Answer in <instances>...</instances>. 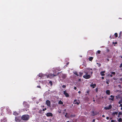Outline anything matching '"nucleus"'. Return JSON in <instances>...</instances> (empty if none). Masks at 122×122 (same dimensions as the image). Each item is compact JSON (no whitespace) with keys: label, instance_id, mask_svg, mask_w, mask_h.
Instances as JSON below:
<instances>
[{"label":"nucleus","instance_id":"nucleus-1","mask_svg":"<svg viewBox=\"0 0 122 122\" xmlns=\"http://www.w3.org/2000/svg\"><path fill=\"white\" fill-rule=\"evenodd\" d=\"M30 118V117L28 115H22L21 117V119L25 121L28 120Z\"/></svg>","mask_w":122,"mask_h":122},{"label":"nucleus","instance_id":"nucleus-2","mask_svg":"<svg viewBox=\"0 0 122 122\" xmlns=\"http://www.w3.org/2000/svg\"><path fill=\"white\" fill-rule=\"evenodd\" d=\"M84 72L85 73V74L83 76L84 78L86 79L90 78L91 77V76L89 74H88V72L87 71H85Z\"/></svg>","mask_w":122,"mask_h":122},{"label":"nucleus","instance_id":"nucleus-3","mask_svg":"<svg viewBox=\"0 0 122 122\" xmlns=\"http://www.w3.org/2000/svg\"><path fill=\"white\" fill-rule=\"evenodd\" d=\"M53 72L54 73V74H50V76H51L52 77H53L54 76H57L59 74V72H58L57 73H56V71L55 70H53Z\"/></svg>","mask_w":122,"mask_h":122},{"label":"nucleus","instance_id":"nucleus-4","mask_svg":"<svg viewBox=\"0 0 122 122\" xmlns=\"http://www.w3.org/2000/svg\"><path fill=\"white\" fill-rule=\"evenodd\" d=\"M23 105L26 108L29 107V105L26 102H24L23 103Z\"/></svg>","mask_w":122,"mask_h":122},{"label":"nucleus","instance_id":"nucleus-5","mask_svg":"<svg viewBox=\"0 0 122 122\" xmlns=\"http://www.w3.org/2000/svg\"><path fill=\"white\" fill-rule=\"evenodd\" d=\"M112 108V106L111 105H110L108 106V107H105L104 108L106 110H109L111 109Z\"/></svg>","mask_w":122,"mask_h":122},{"label":"nucleus","instance_id":"nucleus-6","mask_svg":"<svg viewBox=\"0 0 122 122\" xmlns=\"http://www.w3.org/2000/svg\"><path fill=\"white\" fill-rule=\"evenodd\" d=\"M46 104L48 106L50 107L51 105L50 102L49 100H47L46 102Z\"/></svg>","mask_w":122,"mask_h":122},{"label":"nucleus","instance_id":"nucleus-7","mask_svg":"<svg viewBox=\"0 0 122 122\" xmlns=\"http://www.w3.org/2000/svg\"><path fill=\"white\" fill-rule=\"evenodd\" d=\"M46 115V116L48 117L50 116L52 117L53 116L52 113L51 112H48L47 113Z\"/></svg>","mask_w":122,"mask_h":122},{"label":"nucleus","instance_id":"nucleus-8","mask_svg":"<svg viewBox=\"0 0 122 122\" xmlns=\"http://www.w3.org/2000/svg\"><path fill=\"white\" fill-rule=\"evenodd\" d=\"M64 94L66 97H68L69 96V94L66 92V91H64Z\"/></svg>","mask_w":122,"mask_h":122},{"label":"nucleus","instance_id":"nucleus-9","mask_svg":"<svg viewBox=\"0 0 122 122\" xmlns=\"http://www.w3.org/2000/svg\"><path fill=\"white\" fill-rule=\"evenodd\" d=\"M61 76L63 79H65L66 76V75L65 74H62L61 75Z\"/></svg>","mask_w":122,"mask_h":122},{"label":"nucleus","instance_id":"nucleus-10","mask_svg":"<svg viewBox=\"0 0 122 122\" xmlns=\"http://www.w3.org/2000/svg\"><path fill=\"white\" fill-rule=\"evenodd\" d=\"M73 103L75 104H77V105H79V102H77L76 100H74Z\"/></svg>","mask_w":122,"mask_h":122},{"label":"nucleus","instance_id":"nucleus-11","mask_svg":"<svg viewBox=\"0 0 122 122\" xmlns=\"http://www.w3.org/2000/svg\"><path fill=\"white\" fill-rule=\"evenodd\" d=\"M110 97L112 98H109V100H111L112 101H113L114 100V96H113L112 95H111L110 96Z\"/></svg>","mask_w":122,"mask_h":122},{"label":"nucleus","instance_id":"nucleus-12","mask_svg":"<svg viewBox=\"0 0 122 122\" xmlns=\"http://www.w3.org/2000/svg\"><path fill=\"white\" fill-rule=\"evenodd\" d=\"M105 72V71H102L100 72V74L102 76H103L105 75L104 73Z\"/></svg>","mask_w":122,"mask_h":122},{"label":"nucleus","instance_id":"nucleus-13","mask_svg":"<svg viewBox=\"0 0 122 122\" xmlns=\"http://www.w3.org/2000/svg\"><path fill=\"white\" fill-rule=\"evenodd\" d=\"M96 84H91L90 86L92 87L93 88H94L96 86Z\"/></svg>","mask_w":122,"mask_h":122},{"label":"nucleus","instance_id":"nucleus-14","mask_svg":"<svg viewBox=\"0 0 122 122\" xmlns=\"http://www.w3.org/2000/svg\"><path fill=\"white\" fill-rule=\"evenodd\" d=\"M106 93L107 94L109 95L110 94V91L109 90H107L106 91Z\"/></svg>","mask_w":122,"mask_h":122},{"label":"nucleus","instance_id":"nucleus-15","mask_svg":"<svg viewBox=\"0 0 122 122\" xmlns=\"http://www.w3.org/2000/svg\"><path fill=\"white\" fill-rule=\"evenodd\" d=\"M13 114L15 116H17L18 114L17 112L15 111L13 112Z\"/></svg>","mask_w":122,"mask_h":122},{"label":"nucleus","instance_id":"nucleus-16","mask_svg":"<svg viewBox=\"0 0 122 122\" xmlns=\"http://www.w3.org/2000/svg\"><path fill=\"white\" fill-rule=\"evenodd\" d=\"M73 73L74 74L76 75L77 76H79V74H78L76 71H74L73 72Z\"/></svg>","mask_w":122,"mask_h":122},{"label":"nucleus","instance_id":"nucleus-17","mask_svg":"<svg viewBox=\"0 0 122 122\" xmlns=\"http://www.w3.org/2000/svg\"><path fill=\"white\" fill-rule=\"evenodd\" d=\"M118 114V112H113L112 113L113 115L114 116L115 115H117Z\"/></svg>","mask_w":122,"mask_h":122},{"label":"nucleus","instance_id":"nucleus-18","mask_svg":"<svg viewBox=\"0 0 122 122\" xmlns=\"http://www.w3.org/2000/svg\"><path fill=\"white\" fill-rule=\"evenodd\" d=\"M83 74V73L82 72H79V77H81L82 76Z\"/></svg>","mask_w":122,"mask_h":122},{"label":"nucleus","instance_id":"nucleus-19","mask_svg":"<svg viewBox=\"0 0 122 122\" xmlns=\"http://www.w3.org/2000/svg\"><path fill=\"white\" fill-rule=\"evenodd\" d=\"M58 103L60 104H62L63 103L60 100L58 102Z\"/></svg>","mask_w":122,"mask_h":122},{"label":"nucleus","instance_id":"nucleus-20","mask_svg":"<svg viewBox=\"0 0 122 122\" xmlns=\"http://www.w3.org/2000/svg\"><path fill=\"white\" fill-rule=\"evenodd\" d=\"M93 59V57H90L89 58V61H91L92 60V59Z\"/></svg>","mask_w":122,"mask_h":122},{"label":"nucleus","instance_id":"nucleus-21","mask_svg":"<svg viewBox=\"0 0 122 122\" xmlns=\"http://www.w3.org/2000/svg\"><path fill=\"white\" fill-rule=\"evenodd\" d=\"M75 117V115L71 114L70 115V117L71 118H72L73 117Z\"/></svg>","mask_w":122,"mask_h":122},{"label":"nucleus","instance_id":"nucleus-22","mask_svg":"<svg viewBox=\"0 0 122 122\" xmlns=\"http://www.w3.org/2000/svg\"><path fill=\"white\" fill-rule=\"evenodd\" d=\"M97 64L98 66L99 67H100L101 66V65L100 63H97Z\"/></svg>","mask_w":122,"mask_h":122},{"label":"nucleus","instance_id":"nucleus-23","mask_svg":"<svg viewBox=\"0 0 122 122\" xmlns=\"http://www.w3.org/2000/svg\"><path fill=\"white\" fill-rule=\"evenodd\" d=\"M39 76L40 77H42L43 76V74L42 73H40L39 74Z\"/></svg>","mask_w":122,"mask_h":122},{"label":"nucleus","instance_id":"nucleus-24","mask_svg":"<svg viewBox=\"0 0 122 122\" xmlns=\"http://www.w3.org/2000/svg\"><path fill=\"white\" fill-rule=\"evenodd\" d=\"M118 121L119 122H121L122 121V119L121 118H120L119 119Z\"/></svg>","mask_w":122,"mask_h":122},{"label":"nucleus","instance_id":"nucleus-25","mask_svg":"<svg viewBox=\"0 0 122 122\" xmlns=\"http://www.w3.org/2000/svg\"><path fill=\"white\" fill-rule=\"evenodd\" d=\"M114 35L115 36L116 38L118 37V34L117 33H115L114 34Z\"/></svg>","mask_w":122,"mask_h":122},{"label":"nucleus","instance_id":"nucleus-26","mask_svg":"<svg viewBox=\"0 0 122 122\" xmlns=\"http://www.w3.org/2000/svg\"><path fill=\"white\" fill-rule=\"evenodd\" d=\"M49 83L50 84L51 86H52V83L51 81H50L49 82Z\"/></svg>","mask_w":122,"mask_h":122},{"label":"nucleus","instance_id":"nucleus-27","mask_svg":"<svg viewBox=\"0 0 122 122\" xmlns=\"http://www.w3.org/2000/svg\"><path fill=\"white\" fill-rule=\"evenodd\" d=\"M101 52V51H100V50H98V51H97V52H96V54H97V53L98 54H100Z\"/></svg>","mask_w":122,"mask_h":122},{"label":"nucleus","instance_id":"nucleus-28","mask_svg":"<svg viewBox=\"0 0 122 122\" xmlns=\"http://www.w3.org/2000/svg\"><path fill=\"white\" fill-rule=\"evenodd\" d=\"M91 112L93 113L92 115V116H94L95 115V114L94 113V111H93Z\"/></svg>","mask_w":122,"mask_h":122},{"label":"nucleus","instance_id":"nucleus-29","mask_svg":"<svg viewBox=\"0 0 122 122\" xmlns=\"http://www.w3.org/2000/svg\"><path fill=\"white\" fill-rule=\"evenodd\" d=\"M42 110H40L39 111V113H42Z\"/></svg>","mask_w":122,"mask_h":122},{"label":"nucleus","instance_id":"nucleus-30","mask_svg":"<svg viewBox=\"0 0 122 122\" xmlns=\"http://www.w3.org/2000/svg\"><path fill=\"white\" fill-rule=\"evenodd\" d=\"M111 73L112 74H113L114 75H115L116 74V73L115 72H111Z\"/></svg>","mask_w":122,"mask_h":122},{"label":"nucleus","instance_id":"nucleus-31","mask_svg":"<svg viewBox=\"0 0 122 122\" xmlns=\"http://www.w3.org/2000/svg\"><path fill=\"white\" fill-rule=\"evenodd\" d=\"M120 36H121L122 35V32L120 31Z\"/></svg>","mask_w":122,"mask_h":122},{"label":"nucleus","instance_id":"nucleus-32","mask_svg":"<svg viewBox=\"0 0 122 122\" xmlns=\"http://www.w3.org/2000/svg\"><path fill=\"white\" fill-rule=\"evenodd\" d=\"M15 120L16 121H17L18 120V119L17 118L15 117Z\"/></svg>","mask_w":122,"mask_h":122},{"label":"nucleus","instance_id":"nucleus-33","mask_svg":"<svg viewBox=\"0 0 122 122\" xmlns=\"http://www.w3.org/2000/svg\"><path fill=\"white\" fill-rule=\"evenodd\" d=\"M47 109L46 108H45L44 109H43L42 110V111H45V110H46Z\"/></svg>","mask_w":122,"mask_h":122},{"label":"nucleus","instance_id":"nucleus-34","mask_svg":"<svg viewBox=\"0 0 122 122\" xmlns=\"http://www.w3.org/2000/svg\"><path fill=\"white\" fill-rule=\"evenodd\" d=\"M62 87L63 88H65L66 87V86H65L64 85H63L62 86Z\"/></svg>","mask_w":122,"mask_h":122},{"label":"nucleus","instance_id":"nucleus-35","mask_svg":"<svg viewBox=\"0 0 122 122\" xmlns=\"http://www.w3.org/2000/svg\"><path fill=\"white\" fill-rule=\"evenodd\" d=\"M69 64V62H68L67 63L66 65L65 66H67V65H68Z\"/></svg>","mask_w":122,"mask_h":122},{"label":"nucleus","instance_id":"nucleus-36","mask_svg":"<svg viewBox=\"0 0 122 122\" xmlns=\"http://www.w3.org/2000/svg\"><path fill=\"white\" fill-rule=\"evenodd\" d=\"M88 70L90 71V70H92V69L91 68H88Z\"/></svg>","mask_w":122,"mask_h":122},{"label":"nucleus","instance_id":"nucleus-37","mask_svg":"<svg viewBox=\"0 0 122 122\" xmlns=\"http://www.w3.org/2000/svg\"><path fill=\"white\" fill-rule=\"evenodd\" d=\"M122 64H121L119 66V67L120 68H122Z\"/></svg>","mask_w":122,"mask_h":122},{"label":"nucleus","instance_id":"nucleus-38","mask_svg":"<svg viewBox=\"0 0 122 122\" xmlns=\"http://www.w3.org/2000/svg\"><path fill=\"white\" fill-rule=\"evenodd\" d=\"M122 114V113L121 112H119L118 113V114L119 115H121Z\"/></svg>","mask_w":122,"mask_h":122},{"label":"nucleus","instance_id":"nucleus-39","mask_svg":"<svg viewBox=\"0 0 122 122\" xmlns=\"http://www.w3.org/2000/svg\"><path fill=\"white\" fill-rule=\"evenodd\" d=\"M37 87H38V88H41V86H37Z\"/></svg>","mask_w":122,"mask_h":122},{"label":"nucleus","instance_id":"nucleus-40","mask_svg":"<svg viewBox=\"0 0 122 122\" xmlns=\"http://www.w3.org/2000/svg\"><path fill=\"white\" fill-rule=\"evenodd\" d=\"M113 44H117V42H115V43H114V42H113Z\"/></svg>","mask_w":122,"mask_h":122},{"label":"nucleus","instance_id":"nucleus-41","mask_svg":"<svg viewBox=\"0 0 122 122\" xmlns=\"http://www.w3.org/2000/svg\"><path fill=\"white\" fill-rule=\"evenodd\" d=\"M113 79L115 80H116L117 79L115 77H114L113 78Z\"/></svg>","mask_w":122,"mask_h":122},{"label":"nucleus","instance_id":"nucleus-42","mask_svg":"<svg viewBox=\"0 0 122 122\" xmlns=\"http://www.w3.org/2000/svg\"><path fill=\"white\" fill-rule=\"evenodd\" d=\"M74 89L75 90H76L77 89V88L75 86L74 88Z\"/></svg>","mask_w":122,"mask_h":122},{"label":"nucleus","instance_id":"nucleus-43","mask_svg":"<svg viewBox=\"0 0 122 122\" xmlns=\"http://www.w3.org/2000/svg\"><path fill=\"white\" fill-rule=\"evenodd\" d=\"M106 83L107 84H108L109 83V81H107L106 82Z\"/></svg>","mask_w":122,"mask_h":122},{"label":"nucleus","instance_id":"nucleus-44","mask_svg":"<svg viewBox=\"0 0 122 122\" xmlns=\"http://www.w3.org/2000/svg\"><path fill=\"white\" fill-rule=\"evenodd\" d=\"M111 122H114V121L113 120H112L111 121Z\"/></svg>","mask_w":122,"mask_h":122},{"label":"nucleus","instance_id":"nucleus-45","mask_svg":"<svg viewBox=\"0 0 122 122\" xmlns=\"http://www.w3.org/2000/svg\"><path fill=\"white\" fill-rule=\"evenodd\" d=\"M58 112L59 113H61V110L60 111H59Z\"/></svg>","mask_w":122,"mask_h":122},{"label":"nucleus","instance_id":"nucleus-46","mask_svg":"<svg viewBox=\"0 0 122 122\" xmlns=\"http://www.w3.org/2000/svg\"><path fill=\"white\" fill-rule=\"evenodd\" d=\"M95 121V119H93V120L92 121V122H94Z\"/></svg>","mask_w":122,"mask_h":122},{"label":"nucleus","instance_id":"nucleus-47","mask_svg":"<svg viewBox=\"0 0 122 122\" xmlns=\"http://www.w3.org/2000/svg\"><path fill=\"white\" fill-rule=\"evenodd\" d=\"M67 114V113H66V115H65V116L66 117H67V116H66V115Z\"/></svg>","mask_w":122,"mask_h":122},{"label":"nucleus","instance_id":"nucleus-48","mask_svg":"<svg viewBox=\"0 0 122 122\" xmlns=\"http://www.w3.org/2000/svg\"><path fill=\"white\" fill-rule=\"evenodd\" d=\"M109 118L108 117H106V119L107 120H108L109 119Z\"/></svg>","mask_w":122,"mask_h":122},{"label":"nucleus","instance_id":"nucleus-49","mask_svg":"<svg viewBox=\"0 0 122 122\" xmlns=\"http://www.w3.org/2000/svg\"><path fill=\"white\" fill-rule=\"evenodd\" d=\"M102 117H105V116L104 115H103L102 116Z\"/></svg>","mask_w":122,"mask_h":122},{"label":"nucleus","instance_id":"nucleus-50","mask_svg":"<svg viewBox=\"0 0 122 122\" xmlns=\"http://www.w3.org/2000/svg\"><path fill=\"white\" fill-rule=\"evenodd\" d=\"M110 76L111 77H112L113 76L112 74H111L110 75Z\"/></svg>","mask_w":122,"mask_h":122},{"label":"nucleus","instance_id":"nucleus-51","mask_svg":"<svg viewBox=\"0 0 122 122\" xmlns=\"http://www.w3.org/2000/svg\"><path fill=\"white\" fill-rule=\"evenodd\" d=\"M120 106L121 107H122V104H120Z\"/></svg>","mask_w":122,"mask_h":122},{"label":"nucleus","instance_id":"nucleus-52","mask_svg":"<svg viewBox=\"0 0 122 122\" xmlns=\"http://www.w3.org/2000/svg\"><path fill=\"white\" fill-rule=\"evenodd\" d=\"M101 78L102 79H103L104 78V77H102Z\"/></svg>","mask_w":122,"mask_h":122},{"label":"nucleus","instance_id":"nucleus-53","mask_svg":"<svg viewBox=\"0 0 122 122\" xmlns=\"http://www.w3.org/2000/svg\"><path fill=\"white\" fill-rule=\"evenodd\" d=\"M96 92H97V91H98V89H97V88H96Z\"/></svg>","mask_w":122,"mask_h":122},{"label":"nucleus","instance_id":"nucleus-54","mask_svg":"<svg viewBox=\"0 0 122 122\" xmlns=\"http://www.w3.org/2000/svg\"><path fill=\"white\" fill-rule=\"evenodd\" d=\"M120 80L121 81H122V78L120 79Z\"/></svg>","mask_w":122,"mask_h":122},{"label":"nucleus","instance_id":"nucleus-55","mask_svg":"<svg viewBox=\"0 0 122 122\" xmlns=\"http://www.w3.org/2000/svg\"><path fill=\"white\" fill-rule=\"evenodd\" d=\"M89 91H87V93H88V94H89Z\"/></svg>","mask_w":122,"mask_h":122},{"label":"nucleus","instance_id":"nucleus-56","mask_svg":"<svg viewBox=\"0 0 122 122\" xmlns=\"http://www.w3.org/2000/svg\"><path fill=\"white\" fill-rule=\"evenodd\" d=\"M78 92V93H80L81 92L80 91H79Z\"/></svg>","mask_w":122,"mask_h":122},{"label":"nucleus","instance_id":"nucleus-57","mask_svg":"<svg viewBox=\"0 0 122 122\" xmlns=\"http://www.w3.org/2000/svg\"><path fill=\"white\" fill-rule=\"evenodd\" d=\"M91 74H92V73H93L92 71H91Z\"/></svg>","mask_w":122,"mask_h":122},{"label":"nucleus","instance_id":"nucleus-58","mask_svg":"<svg viewBox=\"0 0 122 122\" xmlns=\"http://www.w3.org/2000/svg\"><path fill=\"white\" fill-rule=\"evenodd\" d=\"M122 103V102H120V101H119V104H120V103Z\"/></svg>","mask_w":122,"mask_h":122},{"label":"nucleus","instance_id":"nucleus-59","mask_svg":"<svg viewBox=\"0 0 122 122\" xmlns=\"http://www.w3.org/2000/svg\"><path fill=\"white\" fill-rule=\"evenodd\" d=\"M107 50L108 51H109V49H107Z\"/></svg>","mask_w":122,"mask_h":122},{"label":"nucleus","instance_id":"nucleus-60","mask_svg":"<svg viewBox=\"0 0 122 122\" xmlns=\"http://www.w3.org/2000/svg\"><path fill=\"white\" fill-rule=\"evenodd\" d=\"M110 37L111 38V39H112V38H111V36H110Z\"/></svg>","mask_w":122,"mask_h":122},{"label":"nucleus","instance_id":"nucleus-61","mask_svg":"<svg viewBox=\"0 0 122 122\" xmlns=\"http://www.w3.org/2000/svg\"><path fill=\"white\" fill-rule=\"evenodd\" d=\"M56 70H58V71H60V70H58L57 69V68H56Z\"/></svg>","mask_w":122,"mask_h":122},{"label":"nucleus","instance_id":"nucleus-62","mask_svg":"<svg viewBox=\"0 0 122 122\" xmlns=\"http://www.w3.org/2000/svg\"><path fill=\"white\" fill-rule=\"evenodd\" d=\"M64 111H66V109H65L64 110Z\"/></svg>","mask_w":122,"mask_h":122},{"label":"nucleus","instance_id":"nucleus-63","mask_svg":"<svg viewBox=\"0 0 122 122\" xmlns=\"http://www.w3.org/2000/svg\"><path fill=\"white\" fill-rule=\"evenodd\" d=\"M121 110H122V107H121Z\"/></svg>","mask_w":122,"mask_h":122},{"label":"nucleus","instance_id":"nucleus-64","mask_svg":"<svg viewBox=\"0 0 122 122\" xmlns=\"http://www.w3.org/2000/svg\"><path fill=\"white\" fill-rule=\"evenodd\" d=\"M67 122H70L69 121H67Z\"/></svg>","mask_w":122,"mask_h":122}]
</instances>
